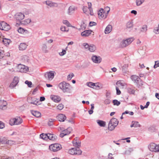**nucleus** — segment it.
<instances>
[{"mask_svg": "<svg viewBox=\"0 0 159 159\" xmlns=\"http://www.w3.org/2000/svg\"><path fill=\"white\" fill-rule=\"evenodd\" d=\"M52 141H55L57 139V137L52 134H48V139Z\"/></svg>", "mask_w": 159, "mask_h": 159, "instance_id": "393cba45", "label": "nucleus"}, {"mask_svg": "<svg viewBox=\"0 0 159 159\" xmlns=\"http://www.w3.org/2000/svg\"><path fill=\"white\" fill-rule=\"evenodd\" d=\"M57 118L59 121L63 122L66 119V117L64 114H60L57 116Z\"/></svg>", "mask_w": 159, "mask_h": 159, "instance_id": "412c9836", "label": "nucleus"}, {"mask_svg": "<svg viewBox=\"0 0 159 159\" xmlns=\"http://www.w3.org/2000/svg\"><path fill=\"white\" fill-rule=\"evenodd\" d=\"M147 30V26L146 25H143L141 28V31L142 32H145Z\"/></svg>", "mask_w": 159, "mask_h": 159, "instance_id": "a18cd8bd", "label": "nucleus"}, {"mask_svg": "<svg viewBox=\"0 0 159 159\" xmlns=\"http://www.w3.org/2000/svg\"><path fill=\"white\" fill-rule=\"evenodd\" d=\"M92 32L91 30H86L81 33V35L84 37L88 36L91 34Z\"/></svg>", "mask_w": 159, "mask_h": 159, "instance_id": "cd10ccee", "label": "nucleus"}, {"mask_svg": "<svg viewBox=\"0 0 159 159\" xmlns=\"http://www.w3.org/2000/svg\"><path fill=\"white\" fill-rule=\"evenodd\" d=\"M83 11L84 13L86 14H88V11L89 8L87 7H83L82 8Z\"/></svg>", "mask_w": 159, "mask_h": 159, "instance_id": "ea45409f", "label": "nucleus"}, {"mask_svg": "<svg viewBox=\"0 0 159 159\" xmlns=\"http://www.w3.org/2000/svg\"><path fill=\"white\" fill-rule=\"evenodd\" d=\"M134 40V39L133 38L123 40L121 43L120 46L122 48H125L130 44Z\"/></svg>", "mask_w": 159, "mask_h": 159, "instance_id": "6e6552de", "label": "nucleus"}, {"mask_svg": "<svg viewBox=\"0 0 159 159\" xmlns=\"http://www.w3.org/2000/svg\"><path fill=\"white\" fill-rule=\"evenodd\" d=\"M15 17L16 20L20 21L24 18L25 15L23 13L18 12L16 13Z\"/></svg>", "mask_w": 159, "mask_h": 159, "instance_id": "dca6fc26", "label": "nucleus"}, {"mask_svg": "<svg viewBox=\"0 0 159 159\" xmlns=\"http://www.w3.org/2000/svg\"><path fill=\"white\" fill-rule=\"evenodd\" d=\"M119 121L115 118H112L110 120L108 125V128L109 130L112 131L118 125Z\"/></svg>", "mask_w": 159, "mask_h": 159, "instance_id": "f03ea898", "label": "nucleus"}, {"mask_svg": "<svg viewBox=\"0 0 159 159\" xmlns=\"http://www.w3.org/2000/svg\"><path fill=\"white\" fill-rule=\"evenodd\" d=\"M60 30L62 31L68 32V30H66L65 26H61Z\"/></svg>", "mask_w": 159, "mask_h": 159, "instance_id": "6e6d98bb", "label": "nucleus"}, {"mask_svg": "<svg viewBox=\"0 0 159 159\" xmlns=\"http://www.w3.org/2000/svg\"><path fill=\"white\" fill-rule=\"evenodd\" d=\"M72 130V128L71 127L68 128L66 129L62 130L60 134V136L61 138H63L65 136L69 134Z\"/></svg>", "mask_w": 159, "mask_h": 159, "instance_id": "9b49d317", "label": "nucleus"}, {"mask_svg": "<svg viewBox=\"0 0 159 159\" xmlns=\"http://www.w3.org/2000/svg\"><path fill=\"white\" fill-rule=\"evenodd\" d=\"M13 81L14 82H15L17 84L19 82L18 78L16 76L14 78V79Z\"/></svg>", "mask_w": 159, "mask_h": 159, "instance_id": "4d7b16f0", "label": "nucleus"}, {"mask_svg": "<svg viewBox=\"0 0 159 159\" xmlns=\"http://www.w3.org/2000/svg\"><path fill=\"white\" fill-rule=\"evenodd\" d=\"M89 25L91 26H93L95 25H96V23L94 22H90L89 23Z\"/></svg>", "mask_w": 159, "mask_h": 159, "instance_id": "69168bd1", "label": "nucleus"}, {"mask_svg": "<svg viewBox=\"0 0 159 159\" xmlns=\"http://www.w3.org/2000/svg\"><path fill=\"white\" fill-rule=\"evenodd\" d=\"M40 138L45 140L48 139V134H42L40 135Z\"/></svg>", "mask_w": 159, "mask_h": 159, "instance_id": "f704fd0d", "label": "nucleus"}, {"mask_svg": "<svg viewBox=\"0 0 159 159\" xmlns=\"http://www.w3.org/2000/svg\"><path fill=\"white\" fill-rule=\"evenodd\" d=\"M17 70L20 72L26 73L29 70V68L24 65L20 64L17 67Z\"/></svg>", "mask_w": 159, "mask_h": 159, "instance_id": "9d476101", "label": "nucleus"}, {"mask_svg": "<svg viewBox=\"0 0 159 159\" xmlns=\"http://www.w3.org/2000/svg\"><path fill=\"white\" fill-rule=\"evenodd\" d=\"M157 67H159V61H155V65L153 66L154 69L156 68Z\"/></svg>", "mask_w": 159, "mask_h": 159, "instance_id": "603ef678", "label": "nucleus"}, {"mask_svg": "<svg viewBox=\"0 0 159 159\" xmlns=\"http://www.w3.org/2000/svg\"><path fill=\"white\" fill-rule=\"evenodd\" d=\"M107 11H105L104 10L101 8L98 11V14L99 18L105 19L107 18L110 10V8L108 7H107Z\"/></svg>", "mask_w": 159, "mask_h": 159, "instance_id": "7ed1b4c3", "label": "nucleus"}, {"mask_svg": "<svg viewBox=\"0 0 159 159\" xmlns=\"http://www.w3.org/2000/svg\"><path fill=\"white\" fill-rule=\"evenodd\" d=\"M50 98L52 101L56 102H58L61 100V98L59 96L54 95H51Z\"/></svg>", "mask_w": 159, "mask_h": 159, "instance_id": "a211bd4d", "label": "nucleus"}, {"mask_svg": "<svg viewBox=\"0 0 159 159\" xmlns=\"http://www.w3.org/2000/svg\"><path fill=\"white\" fill-rule=\"evenodd\" d=\"M128 92L130 94H134L135 93V90L134 89H131L128 88Z\"/></svg>", "mask_w": 159, "mask_h": 159, "instance_id": "3c124183", "label": "nucleus"}, {"mask_svg": "<svg viewBox=\"0 0 159 159\" xmlns=\"http://www.w3.org/2000/svg\"><path fill=\"white\" fill-rule=\"evenodd\" d=\"M25 83L27 84L29 87H31V86L32 84V82L30 81H29L28 80H26Z\"/></svg>", "mask_w": 159, "mask_h": 159, "instance_id": "680f3d73", "label": "nucleus"}, {"mask_svg": "<svg viewBox=\"0 0 159 159\" xmlns=\"http://www.w3.org/2000/svg\"><path fill=\"white\" fill-rule=\"evenodd\" d=\"M55 120L52 119H50L49 120L48 122V124L49 125H52V122L54 121Z\"/></svg>", "mask_w": 159, "mask_h": 159, "instance_id": "bf43d9fd", "label": "nucleus"}, {"mask_svg": "<svg viewBox=\"0 0 159 159\" xmlns=\"http://www.w3.org/2000/svg\"><path fill=\"white\" fill-rule=\"evenodd\" d=\"M15 142L14 141L12 140H7V144H8L9 145H12L15 143Z\"/></svg>", "mask_w": 159, "mask_h": 159, "instance_id": "5fc2aeb1", "label": "nucleus"}, {"mask_svg": "<svg viewBox=\"0 0 159 159\" xmlns=\"http://www.w3.org/2000/svg\"><path fill=\"white\" fill-rule=\"evenodd\" d=\"M86 26V25L84 23H83L80 25L81 28L83 30H84L85 29Z\"/></svg>", "mask_w": 159, "mask_h": 159, "instance_id": "052dcab7", "label": "nucleus"}, {"mask_svg": "<svg viewBox=\"0 0 159 159\" xmlns=\"http://www.w3.org/2000/svg\"><path fill=\"white\" fill-rule=\"evenodd\" d=\"M32 98H30L28 99V101L31 104H33L35 105H37L39 104V101L37 99H34L33 100H32Z\"/></svg>", "mask_w": 159, "mask_h": 159, "instance_id": "5701e85b", "label": "nucleus"}, {"mask_svg": "<svg viewBox=\"0 0 159 159\" xmlns=\"http://www.w3.org/2000/svg\"><path fill=\"white\" fill-rule=\"evenodd\" d=\"M83 46L85 49L91 52H94L96 49V47L93 44L89 45L88 43H84L83 44Z\"/></svg>", "mask_w": 159, "mask_h": 159, "instance_id": "1a4fd4ad", "label": "nucleus"}, {"mask_svg": "<svg viewBox=\"0 0 159 159\" xmlns=\"http://www.w3.org/2000/svg\"><path fill=\"white\" fill-rule=\"evenodd\" d=\"M56 73L55 71H50L45 73L44 76L45 78H48L49 80H52L53 78Z\"/></svg>", "mask_w": 159, "mask_h": 159, "instance_id": "ddd939ff", "label": "nucleus"}, {"mask_svg": "<svg viewBox=\"0 0 159 159\" xmlns=\"http://www.w3.org/2000/svg\"><path fill=\"white\" fill-rule=\"evenodd\" d=\"M7 103L6 101L1 100L0 101V109L4 110L7 108Z\"/></svg>", "mask_w": 159, "mask_h": 159, "instance_id": "f3484780", "label": "nucleus"}, {"mask_svg": "<svg viewBox=\"0 0 159 159\" xmlns=\"http://www.w3.org/2000/svg\"><path fill=\"white\" fill-rule=\"evenodd\" d=\"M98 124L101 127H104L105 125V122L102 120H97Z\"/></svg>", "mask_w": 159, "mask_h": 159, "instance_id": "c9c22d12", "label": "nucleus"}, {"mask_svg": "<svg viewBox=\"0 0 159 159\" xmlns=\"http://www.w3.org/2000/svg\"><path fill=\"white\" fill-rule=\"evenodd\" d=\"M80 142L78 139L77 142H75V143H74V146L79 147L80 146Z\"/></svg>", "mask_w": 159, "mask_h": 159, "instance_id": "49530a36", "label": "nucleus"}, {"mask_svg": "<svg viewBox=\"0 0 159 159\" xmlns=\"http://www.w3.org/2000/svg\"><path fill=\"white\" fill-rule=\"evenodd\" d=\"M148 147L149 150L151 152H159V144H157L154 143H151L149 145Z\"/></svg>", "mask_w": 159, "mask_h": 159, "instance_id": "39448f33", "label": "nucleus"}, {"mask_svg": "<svg viewBox=\"0 0 159 159\" xmlns=\"http://www.w3.org/2000/svg\"><path fill=\"white\" fill-rule=\"evenodd\" d=\"M82 151L78 148H72L70 149L68 153L72 155H80L82 153Z\"/></svg>", "mask_w": 159, "mask_h": 159, "instance_id": "0eeeda50", "label": "nucleus"}, {"mask_svg": "<svg viewBox=\"0 0 159 159\" xmlns=\"http://www.w3.org/2000/svg\"><path fill=\"white\" fill-rule=\"evenodd\" d=\"M61 145L58 143L52 144L49 146V149L53 152H56L60 150Z\"/></svg>", "mask_w": 159, "mask_h": 159, "instance_id": "423d86ee", "label": "nucleus"}, {"mask_svg": "<svg viewBox=\"0 0 159 159\" xmlns=\"http://www.w3.org/2000/svg\"><path fill=\"white\" fill-rule=\"evenodd\" d=\"M153 32L155 34H159V23L157 26L155 27L154 28Z\"/></svg>", "mask_w": 159, "mask_h": 159, "instance_id": "e433bc0d", "label": "nucleus"}, {"mask_svg": "<svg viewBox=\"0 0 159 159\" xmlns=\"http://www.w3.org/2000/svg\"><path fill=\"white\" fill-rule=\"evenodd\" d=\"M27 45L25 43H21L19 45V49L20 50H24L27 48Z\"/></svg>", "mask_w": 159, "mask_h": 159, "instance_id": "c85d7f7f", "label": "nucleus"}, {"mask_svg": "<svg viewBox=\"0 0 159 159\" xmlns=\"http://www.w3.org/2000/svg\"><path fill=\"white\" fill-rule=\"evenodd\" d=\"M17 84L15 82H14L13 81L10 84L9 87L11 88L12 89L14 88V87H15L17 85Z\"/></svg>", "mask_w": 159, "mask_h": 159, "instance_id": "8fccbe9b", "label": "nucleus"}, {"mask_svg": "<svg viewBox=\"0 0 159 159\" xmlns=\"http://www.w3.org/2000/svg\"><path fill=\"white\" fill-rule=\"evenodd\" d=\"M18 32L22 34H27L29 33V31L23 28L20 27L17 30Z\"/></svg>", "mask_w": 159, "mask_h": 159, "instance_id": "bb28decb", "label": "nucleus"}, {"mask_svg": "<svg viewBox=\"0 0 159 159\" xmlns=\"http://www.w3.org/2000/svg\"><path fill=\"white\" fill-rule=\"evenodd\" d=\"M22 120L20 117H17L11 119L9 120V124L11 125H18L21 124Z\"/></svg>", "mask_w": 159, "mask_h": 159, "instance_id": "20e7f679", "label": "nucleus"}, {"mask_svg": "<svg viewBox=\"0 0 159 159\" xmlns=\"http://www.w3.org/2000/svg\"><path fill=\"white\" fill-rule=\"evenodd\" d=\"M133 27V22L132 21H128L126 24V29L130 31L132 30Z\"/></svg>", "mask_w": 159, "mask_h": 159, "instance_id": "6ab92c4d", "label": "nucleus"}, {"mask_svg": "<svg viewBox=\"0 0 159 159\" xmlns=\"http://www.w3.org/2000/svg\"><path fill=\"white\" fill-rule=\"evenodd\" d=\"M47 48V46L46 43H43L42 44L41 49L43 52L46 53L48 52Z\"/></svg>", "mask_w": 159, "mask_h": 159, "instance_id": "2f4dec72", "label": "nucleus"}, {"mask_svg": "<svg viewBox=\"0 0 159 159\" xmlns=\"http://www.w3.org/2000/svg\"><path fill=\"white\" fill-rule=\"evenodd\" d=\"M67 47H66V49H65V50L63 49L62 50V52H59V54L60 56H63L64 55H65L66 53V50H67Z\"/></svg>", "mask_w": 159, "mask_h": 159, "instance_id": "79ce46f5", "label": "nucleus"}, {"mask_svg": "<svg viewBox=\"0 0 159 159\" xmlns=\"http://www.w3.org/2000/svg\"><path fill=\"white\" fill-rule=\"evenodd\" d=\"M87 85L91 88H94V83L91 82H87L86 83Z\"/></svg>", "mask_w": 159, "mask_h": 159, "instance_id": "a19ab883", "label": "nucleus"}, {"mask_svg": "<svg viewBox=\"0 0 159 159\" xmlns=\"http://www.w3.org/2000/svg\"><path fill=\"white\" fill-rule=\"evenodd\" d=\"M76 10H77L76 7L74 6H70L67 10V14L69 15H72L75 13Z\"/></svg>", "mask_w": 159, "mask_h": 159, "instance_id": "2eb2a0df", "label": "nucleus"}, {"mask_svg": "<svg viewBox=\"0 0 159 159\" xmlns=\"http://www.w3.org/2000/svg\"><path fill=\"white\" fill-rule=\"evenodd\" d=\"M46 4L50 7H57L58 4L57 3L52 2L50 1H47L45 2Z\"/></svg>", "mask_w": 159, "mask_h": 159, "instance_id": "aec40b11", "label": "nucleus"}, {"mask_svg": "<svg viewBox=\"0 0 159 159\" xmlns=\"http://www.w3.org/2000/svg\"><path fill=\"white\" fill-rule=\"evenodd\" d=\"M116 94L118 95H119L120 94L121 92L119 89L117 87H116Z\"/></svg>", "mask_w": 159, "mask_h": 159, "instance_id": "e2e57ef3", "label": "nucleus"}, {"mask_svg": "<svg viewBox=\"0 0 159 159\" xmlns=\"http://www.w3.org/2000/svg\"><path fill=\"white\" fill-rule=\"evenodd\" d=\"M6 46H8L11 42V40L9 39L2 38L0 40Z\"/></svg>", "mask_w": 159, "mask_h": 159, "instance_id": "4be33fe9", "label": "nucleus"}, {"mask_svg": "<svg viewBox=\"0 0 159 159\" xmlns=\"http://www.w3.org/2000/svg\"><path fill=\"white\" fill-rule=\"evenodd\" d=\"M116 84L119 87H121L122 88H124L126 85V84L124 82H122L120 80L118 81L116 83Z\"/></svg>", "mask_w": 159, "mask_h": 159, "instance_id": "7c9ffc66", "label": "nucleus"}, {"mask_svg": "<svg viewBox=\"0 0 159 159\" xmlns=\"http://www.w3.org/2000/svg\"><path fill=\"white\" fill-rule=\"evenodd\" d=\"M10 28L9 25L4 21L0 23V29L2 30L7 31Z\"/></svg>", "mask_w": 159, "mask_h": 159, "instance_id": "f8f14e48", "label": "nucleus"}, {"mask_svg": "<svg viewBox=\"0 0 159 159\" xmlns=\"http://www.w3.org/2000/svg\"><path fill=\"white\" fill-rule=\"evenodd\" d=\"M7 140L6 138H0V143L3 144H7Z\"/></svg>", "mask_w": 159, "mask_h": 159, "instance_id": "4c0bfd02", "label": "nucleus"}, {"mask_svg": "<svg viewBox=\"0 0 159 159\" xmlns=\"http://www.w3.org/2000/svg\"><path fill=\"white\" fill-rule=\"evenodd\" d=\"M131 79L134 82L137 84L140 79L138 76L136 75H132L131 76Z\"/></svg>", "mask_w": 159, "mask_h": 159, "instance_id": "b1692460", "label": "nucleus"}, {"mask_svg": "<svg viewBox=\"0 0 159 159\" xmlns=\"http://www.w3.org/2000/svg\"><path fill=\"white\" fill-rule=\"evenodd\" d=\"M113 103L114 105L119 106L120 104V102L118 101L117 100L115 99L113 100Z\"/></svg>", "mask_w": 159, "mask_h": 159, "instance_id": "37998d69", "label": "nucleus"}, {"mask_svg": "<svg viewBox=\"0 0 159 159\" xmlns=\"http://www.w3.org/2000/svg\"><path fill=\"white\" fill-rule=\"evenodd\" d=\"M31 21V20L30 19H27L22 21V24L25 25L29 24Z\"/></svg>", "mask_w": 159, "mask_h": 159, "instance_id": "58836bf2", "label": "nucleus"}, {"mask_svg": "<svg viewBox=\"0 0 159 159\" xmlns=\"http://www.w3.org/2000/svg\"><path fill=\"white\" fill-rule=\"evenodd\" d=\"M112 26L111 25H108L105 30V33L106 34L109 33L112 30Z\"/></svg>", "mask_w": 159, "mask_h": 159, "instance_id": "c756f323", "label": "nucleus"}, {"mask_svg": "<svg viewBox=\"0 0 159 159\" xmlns=\"http://www.w3.org/2000/svg\"><path fill=\"white\" fill-rule=\"evenodd\" d=\"M4 127V124L2 122L0 121V129H3Z\"/></svg>", "mask_w": 159, "mask_h": 159, "instance_id": "0e129e2a", "label": "nucleus"}, {"mask_svg": "<svg viewBox=\"0 0 159 159\" xmlns=\"http://www.w3.org/2000/svg\"><path fill=\"white\" fill-rule=\"evenodd\" d=\"M93 61L95 63H99L102 61L101 58L99 56L93 55L91 58Z\"/></svg>", "mask_w": 159, "mask_h": 159, "instance_id": "4468645a", "label": "nucleus"}, {"mask_svg": "<svg viewBox=\"0 0 159 159\" xmlns=\"http://www.w3.org/2000/svg\"><path fill=\"white\" fill-rule=\"evenodd\" d=\"M136 5L139 6L141 5L144 2L145 0H135Z\"/></svg>", "mask_w": 159, "mask_h": 159, "instance_id": "72a5a7b5", "label": "nucleus"}, {"mask_svg": "<svg viewBox=\"0 0 159 159\" xmlns=\"http://www.w3.org/2000/svg\"><path fill=\"white\" fill-rule=\"evenodd\" d=\"M74 76V75L73 73H71L69 74L67 76V79L68 80H71L72 77Z\"/></svg>", "mask_w": 159, "mask_h": 159, "instance_id": "864d4df0", "label": "nucleus"}, {"mask_svg": "<svg viewBox=\"0 0 159 159\" xmlns=\"http://www.w3.org/2000/svg\"><path fill=\"white\" fill-rule=\"evenodd\" d=\"M31 113L33 116L37 117H39L41 116L40 113L37 111H32Z\"/></svg>", "mask_w": 159, "mask_h": 159, "instance_id": "473e14b6", "label": "nucleus"}, {"mask_svg": "<svg viewBox=\"0 0 159 159\" xmlns=\"http://www.w3.org/2000/svg\"><path fill=\"white\" fill-rule=\"evenodd\" d=\"M89 9L90 11V14L91 16L93 15V12L92 8H89Z\"/></svg>", "mask_w": 159, "mask_h": 159, "instance_id": "774afa93", "label": "nucleus"}, {"mask_svg": "<svg viewBox=\"0 0 159 159\" xmlns=\"http://www.w3.org/2000/svg\"><path fill=\"white\" fill-rule=\"evenodd\" d=\"M59 88L64 93H69L70 92V84L65 81L61 82L58 84Z\"/></svg>", "mask_w": 159, "mask_h": 159, "instance_id": "f257e3e1", "label": "nucleus"}, {"mask_svg": "<svg viewBox=\"0 0 159 159\" xmlns=\"http://www.w3.org/2000/svg\"><path fill=\"white\" fill-rule=\"evenodd\" d=\"M57 108L58 109L61 110L64 108V105L62 104H60L57 106Z\"/></svg>", "mask_w": 159, "mask_h": 159, "instance_id": "09e8293b", "label": "nucleus"}, {"mask_svg": "<svg viewBox=\"0 0 159 159\" xmlns=\"http://www.w3.org/2000/svg\"><path fill=\"white\" fill-rule=\"evenodd\" d=\"M94 88L97 89H100L102 88V87L99 85V83H95L94 85Z\"/></svg>", "mask_w": 159, "mask_h": 159, "instance_id": "de8ad7c7", "label": "nucleus"}, {"mask_svg": "<svg viewBox=\"0 0 159 159\" xmlns=\"http://www.w3.org/2000/svg\"><path fill=\"white\" fill-rule=\"evenodd\" d=\"M63 23L66 25L68 27H70L71 25L69 22L66 20H64L63 21Z\"/></svg>", "mask_w": 159, "mask_h": 159, "instance_id": "c03bdc74", "label": "nucleus"}, {"mask_svg": "<svg viewBox=\"0 0 159 159\" xmlns=\"http://www.w3.org/2000/svg\"><path fill=\"white\" fill-rule=\"evenodd\" d=\"M141 125L139 124L138 121H133L132 122V124L130 125L131 128L134 127V128H138L141 127Z\"/></svg>", "mask_w": 159, "mask_h": 159, "instance_id": "a878e982", "label": "nucleus"}, {"mask_svg": "<svg viewBox=\"0 0 159 159\" xmlns=\"http://www.w3.org/2000/svg\"><path fill=\"white\" fill-rule=\"evenodd\" d=\"M111 103V101L108 99H105L104 101V103L106 105L109 104Z\"/></svg>", "mask_w": 159, "mask_h": 159, "instance_id": "13d9d810", "label": "nucleus"}, {"mask_svg": "<svg viewBox=\"0 0 159 159\" xmlns=\"http://www.w3.org/2000/svg\"><path fill=\"white\" fill-rule=\"evenodd\" d=\"M112 154L111 153H109L108 155V157L106 159H113V158L112 156Z\"/></svg>", "mask_w": 159, "mask_h": 159, "instance_id": "338daca9", "label": "nucleus"}]
</instances>
